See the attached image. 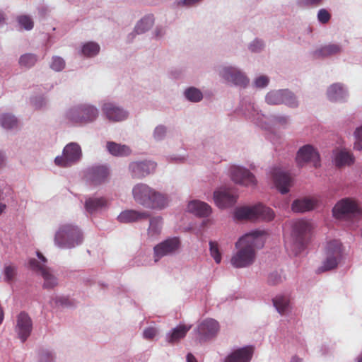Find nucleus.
I'll return each instance as SVG.
<instances>
[{
	"mask_svg": "<svg viewBox=\"0 0 362 362\" xmlns=\"http://www.w3.org/2000/svg\"><path fill=\"white\" fill-rule=\"evenodd\" d=\"M30 267L35 272H39L44 279L43 287L47 289L53 288L57 285L56 277L51 273L49 268L40 263L35 259L29 261Z\"/></svg>",
	"mask_w": 362,
	"mask_h": 362,
	"instance_id": "nucleus-12",
	"label": "nucleus"
},
{
	"mask_svg": "<svg viewBox=\"0 0 362 362\" xmlns=\"http://www.w3.org/2000/svg\"><path fill=\"white\" fill-rule=\"evenodd\" d=\"M65 66V62L64 59L59 57H54L52 58L50 67L57 71H62Z\"/></svg>",
	"mask_w": 362,
	"mask_h": 362,
	"instance_id": "nucleus-41",
	"label": "nucleus"
},
{
	"mask_svg": "<svg viewBox=\"0 0 362 362\" xmlns=\"http://www.w3.org/2000/svg\"><path fill=\"white\" fill-rule=\"evenodd\" d=\"M103 111L107 118L113 122H119L127 117V113L122 109L115 106L112 103H105L103 107Z\"/></svg>",
	"mask_w": 362,
	"mask_h": 362,
	"instance_id": "nucleus-24",
	"label": "nucleus"
},
{
	"mask_svg": "<svg viewBox=\"0 0 362 362\" xmlns=\"http://www.w3.org/2000/svg\"><path fill=\"white\" fill-rule=\"evenodd\" d=\"M209 245L211 255L213 257L216 263H220L221 261V255L218 251L217 243L214 242H210Z\"/></svg>",
	"mask_w": 362,
	"mask_h": 362,
	"instance_id": "nucleus-43",
	"label": "nucleus"
},
{
	"mask_svg": "<svg viewBox=\"0 0 362 362\" xmlns=\"http://www.w3.org/2000/svg\"><path fill=\"white\" fill-rule=\"evenodd\" d=\"M81 156V149L76 143L67 144L64 150L62 156L56 157L54 163L59 167H69L79 160Z\"/></svg>",
	"mask_w": 362,
	"mask_h": 362,
	"instance_id": "nucleus-9",
	"label": "nucleus"
},
{
	"mask_svg": "<svg viewBox=\"0 0 362 362\" xmlns=\"http://www.w3.org/2000/svg\"><path fill=\"white\" fill-rule=\"evenodd\" d=\"M327 94L330 100L336 101L343 98L344 90L342 85L339 83H334L329 87Z\"/></svg>",
	"mask_w": 362,
	"mask_h": 362,
	"instance_id": "nucleus-32",
	"label": "nucleus"
},
{
	"mask_svg": "<svg viewBox=\"0 0 362 362\" xmlns=\"http://www.w3.org/2000/svg\"><path fill=\"white\" fill-rule=\"evenodd\" d=\"M4 163V156L0 153V167L3 165Z\"/></svg>",
	"mask_w": 362,
	"mask_h": 362,
	"instance_id": "nucleus-59",
	"label": "nucleus"
},
{
	"mask_svg": "<svg viewBox=\"0 0 362 362\" xmlns=\"http://www.w3.org/2000/svg\"><path fill=\"white\" fill-rule=\"evenodd\" d=\"M254 353L252 346H247L235 350L228 355L224 362H250Z\"/></svg>",
	"mask_w": 362,
	"mask_h": 362,
	"instance_id": "nucleus-21",
	"label": "nucleus"
},
{
	"mask_svg": "<svg viewBox=\"0 0 362 362\" xmlns=\"http://www.w3.org/2000/svg\"><path fill=\"white\" fill-rule=\"evenodd\" d=\"M263 47V44L259 40L254 41L250 46V49L252 52H259Z\"/></svg>",
	"mask_w": 362,
	"mask_h": 362,
	"instance_id": "nucleus-52",
	"label": "nucleus"
},
{
	"mask_svg": "<svg viewBox=\"0 0 362 362\" xmlns=\"http://www.w3.org/2000/svg\"><path fill=\"white\" fill-rule=\"evenodd\" d=\"M354 158L353 155L345 150L337 152L335 155V163L338 167L345 165H351L354 163Z\"/></svg>",
	"mask_w": 362,
	"mask_h": 362,
	"instance_id": "nucleus-31",
	"label": "nucleus"
},
{
	"mask_svg": "<svg viewBox=\"0 0 362 362\" xmlns=\"http://www.w3.org/2000/svg\"><path fill=\"white\" fill-rule=\"evenodd\" d=\"M108 175L109 170L105 165H95L88 171V177L94 185L104 182Z\"/></svg>",
	"mask_w": 362,
	"mask_h": 362,
	"instance_id": "nucleus-22",
	"label": "nucleus"
},
{
	"mask_svg": "<svg viewBox=\"0 0 362 362\" xmlns=\"http://www.w3.org/2000/svg\"><path fill=\"white\" fill-rule=\"evenodd\" d=\"M310 230L311 226L308 221L305 220L293 221L290 238L285 242L286 249L291 250L295 255L300 253L308 243Z\"/></svg>",
	"mask_w": 362,
	"mask_h": 362,
	"instance_id": "nucleus-2",
	"label": "nucleus"
},
{
	"mask_svg": "<svg viewBox=\"0 0 362 362\" xmlns=\"http://www.w3.org/2000/svg\"><path fill=\"white\" fill-rule=\"evenodd\" d=\"M266 101L270 105L285 103L290 107L297 106V102L293 94L286 90L268 93L266 96Z\"/></svg>",
	"mask_w": 362,
	"mask_h": 362,
	"instance_id": "nucleus-10",
	"label": "nucleus"
},
{
	"mask_svg": "<svg viewBox=\"0 0 362 362\" xmlns=\"http://www.w3.org/2000/svg\"><path fill=\"white\" fill-rule=\"evenodd\" d=\"M291 362H303V359L297 356H294L292 357Z\"/></svg>",
	"mask_w": 362,
	"mask_h": 362,
	"instance_id": "nucleus-55",
	"label": "nucleus"
},
{
	"mask_svg": "<svg viewBox=\"0 0 362 362\" xmlns=\"http://www.w3.org/2000/svg\"><path fill=\"white\" fill-rule=\"evenodd\" d=\"M37 255L38 258L40 260H42L44 263H45L47 262V259L40 252H37Z\"/></svg>",
	"mask_w": 362,
	"mask_h": 362,
	"instance_id": "nucleus-56",
	"label": "nucleus"
},
{
	"mask_svg": "<svg viewBox=\"0 0 362 362\" xmlns=\"http://www.w3.org/2000/svg\"><path fill=\"white\" fill-rule=\"evenodd\" d=\"M32 327V320L28 315L24 312L21 313L17 317L16 331L23 342L30 336Z\"/></svg>",
	"mask_w": 362,
	"mask_h": 362,
	"instance_id": "nucleus-18",
	"label": "nucleus"
},
{
	"mask_svg": "<svg viewBox=\"0 0 362 362\" xmlns=\"http://www.w3.org/2000/svg\"><path fill=\"white\" fill-rule=\"evenodd\" d=\"M153 25V19L151 16L142 18L136 25L134 31L136 34H141L149 30Z\"/></svg>",
	"mask_w": 362,
	"mask_h": 362,
	"instance_id": "nucleus-34",
	"label": "nucleus"
},
{
	"mask_svg": "<svg viewBox=\"0 0 362 362\" xmlns=\"http://www.w3.org/2000/svg\"><path fill=\"white\" fill-rule=\"evenodd\" d=\"M219 329L218 323L213 319H206L201 322L197 332L200 341H204L214 337Z\"/></svg>",
	"mask_w": 362,
	"mask_h": 362,
	"instance_id": "nucleus-16",
	"label": "nucleus"
},
{
	"mask_svg": "<svg viewBox=\"0 0 362 362\" xmlns=\"http://www.w3.org/2000/svg\"><path fill=\"white\" fill-rule=\"evenodd\" d=\"M54 358L49 351H43L40 354V362H53Z\"/></svg>",
	"mask_w": 362,
	"mask_h": 362,
	"instance_id": "nucleus-47",
	"label": "nucleus"
},
{
	"mask_svg": "<svg viewBox=\"0 0 362 362\" xmlns=\"http://www.w3.org/2000/svg\"><path fill=\"white\" fill-rule=\"evenodd\" d=\"M180 246V240L175 237L167 239L158 244L153 248L155 261L157 262L162 257L175 252Z\"/></svg>",
	"mask_w": 362,
	"mask_h": 362,
	"instance_id": "nucleus-13",
	"label": "nucleus"
},
{
	"mask_svg": "<svg viewBox=\"0 0 362 362\" xmlns=\"http://www.w3.org/2000/svg\"><path fill=\"white\" fill-rule=\"evenodd\" d=\"M4 310H3V308H1V306L0 305V325L2 323V322L4 320Z\"/></svg>",
	"mask_w": 362,
	"mask_h": 362,
	"instance_id": "nucleus-57",
	"label": "nucleus"
},
{
	"mask_svg": "<svg viewBox=\"0 0 362 362\" xmlns=\"http://www.w3.org/2000/svg\"><path fill=\"white\" fill-rule=\"evenodd\" d=\"M236 193L230 189H223L216 191L214 199L216 206L221 209L230 207L237 201Z\"/></svg>",
	"mask_w": 362,
	"mask_h": 362,
	"instance_id": "nucleus-15",
	"label": "nucleus"
},
{
	"mask_svg": "<svg viewBox=\"0 0 362 362\" xmlns=\"http://www.w3.org/2000/svg\"><path fill=\"white\" fill-rule=\"evenodd\" d=\"M202 0H181L177 1L178 6H193Z\"/></svg>",
	"mask_w": 362,
	"mask_h": 362,
	"instance_id": "nucleus-53",
	"label": "nucleus"
},
{
	"mask_svg": "<svg viewBox=\"0 0 362 362\" xmlns=\"http://www.w3.org/2000/svg\"><path fill=\"white\" fill-rule=\"evenodd\" d=\"M37 62V57L33 54H25L22 55L19 59V64L21 66L30 68Z\"/></svg>",
	"mask_w": 362,
	"mask_h": 362,
	"instance_id": "nucleus-39",
	"label": "nucleus"
},
{
	"mask_svg": "<svg viewBox=\"0 0 362 362\" xmlns=\"http://www.w3.org/2000/svg\"><path fill=\"white\" fill-rule=\"evenodd\" d=\"M331 18L330 13L325 8L320 9L317 13V20L322 24L327 23Z\"/></svg>",
	"mask_w": 362,
	"mask_h": 362,
	"instance_id": "nucleus-45",
	"label": "nucleus"
},
{
	"mask_svg": "<svg viewBox=\"0 0 362 362\" xmlns=\"http://www.w3.org/2000/svg\"><path fill=\"white\" fill-rule=\"evenodd\" d=\"M323 0H300V4L306 6H317L322 4Z\"/></svg>",
	"mask_w": 362,
	"mask_h": 362,
	"instance_id": "nucleus-50",
	"label": "nucleus"
},
{
	"mask_svg": "<svg viewBox=\"0 0 362 362\" xmlns=\"http://www.w3.org/2000/svg\"><path fill=\"white\" fill-rule=\"evenodd\" d=\"M157 334L154 327H148L144 331V337L146 339H152Z\"/></svg>",
	"mask_w": 362,
	"mask_h": 362,
	"instance_id": "nucleus-48",
	"label": "nucleus"
},
{
	"mask_svg": "<svg viewBox=\"0 0 362 362\" xmlns=\"http://www.w3.org/2000/svg\"><path fill=\"white\" fill-rule=\"evenodd\" d=\"M100 50L99 45L93 42L85 44L82 48V53L87 57H93L96 55Z\"/></svg>",
	"mask_w": 362,
	"mask_h": 362,
	"instance_id": "nucleus-37",
	"label": "nucleus"
},
{
	"mask_svg": "<svg viewBox=\"0 0 362 362\" xmlns=\"http://www.w3.org/2000/svg\"><path fill=\"white\" fill-rule=\"evenodd\" d=\"M191 326L187 325H179L173 329L171 334L168 336V341L170 343H175L178 341L180 339L184 338L190 329Z\"/></svg>",
	"mask_w": 362,
	"mask_h": 362,
	"instance_id": "nucleus-30",
	"label": "nucleus"
},
{
	"mask_svg": "<svg viewBox=\"0 0 362 362\" xmlns=\"http://www.w3.org/2000/svg\"><path fill=\"white\" fill-rule=\"evenodd\" d=\"M156 35H157V36H160V35H161V30H157V32H156Z\"/></svg>",
	"mask_w": 362,
	"mask_h": 362,
	"instance_id": "nucleus-60",
	"label": "nucleus"
},
{
	"mask_svg": "<svg viewBox=\"0 0 362 362\" xmlns=\"http://www.w3.org/2000/svg\"><path fill=\"white\" fill-rule=\"evenodd\" d=\"M3 20H4L3 15H2L1 13H0V23H1V21H3Z\"/></svg>",
	"mask_w": 362,
	"mask_h": 362,
	"instance_id": "nucleus-62",
	"label": "nucleus"
},
{
	"mask_svg": "<svg viewBox=\"0 0 362 362\" xmlns=\"http://www.w3.org/2000/svg\"><path fill=\"white\" fill-rule=\"evenodd\" d=\"M162 218L155 217L150 219V226L148 229V234L151 237L158 235L160 233Z\"/></svg>",
	"mask_w": 362,
	"mask_h": 362,
	"instance_id": "nucleus-35",
	"label": "nucleus"
},
{
	"mask_svg": "<svg viewBox=\"0 0 362 362\" xmlns=\"http://www.w3.org/2000/svg\"><path fill=\"white\" fill-rule=\"evenodd\" d=\"M316 203L315 199L305 197L295 200L291 208L294 212H305L313 209Z\"/></svg>",
	"mask_w": 362,
	"mask_h": 362,
	"instance_id": "nucleus-26",
	"label": "nucleus"
},
{
	"mask_svg": "<svg viewBox=\"0 0 362 362\" xmlns=\"http://www.w3.org/2000/svg\"><path fill=\"white\" fill-rule=\"evenodd\" d=\"M106 148L108 152L114 156H126L131 153V149L128 146L113 141H107Z\"/></svg>",
	"mask_w": 362,
	"mask_h": 362,
	"instance_id": "nucleus-27",
	"label": "nucleus"
},
{
	"mask_svg": "<svg viewBox=\"0 0 362 362\" xmlns=\"http://www.w3.org/2000/svg\"><path fill=\"white\" fill-rule=\"evenodd\" d=\"M268 83L269 78L265 76H261L255 81V84L257 88H264L267 86Z\"/></svg>",
	"mask_w": 362,
	"mask_h": 362,
	"instance_id": "nucleus-46",
	"label": "nucleus"
},
{
	"mask_svg": "<svg viewBox=\"0 0 362 362\" xmlns=\"http://www.w3.org/2000/svg\"><path fill=\"white\" fill-rule=\"evenodd\" d=\"M6 208V205L0 202V214L4 211Z\"/></svg>",
	"mask_w": 362,
	"mask_h": 362,
	"instance_id": "nucleus-58",
	"label": "nucleus"
},
{
	"mask_svg": "<svg viewBox=\"0 0 362 362\" xmlns=\"http://www.w3.org/2000/svg\"><path fill=\"white\" fill-rule=\"evenodd\" d=\"M358 362H362V355L359 356L358 358Z\"/></svg>",
	"mask_w": 362,
	"mask_h": 362,
	"instance_id": "nucleus-61",
	"label": "nucleus"
},
{
	"mask_svg": "<svg viewBox=\"0 0 362 362\" xmlns=\"http://www.w3.org/2000/svg\"><path fill=\"white\" fill-rule=\"evenodd\" d=\"M326 259L322 265L317 269L319 273L337 267L341 256V243L337 240L329 242L326 247Z\"/></svg>",
	"mask_w": 362,
	"mask_h": 362,
	"instance_id": "nucleus-8",
	"label": "nucleus"
},
{
	"mask_svg": "<svg viewBox=\"0 0 362 362\" xmlns=\"http://www.w3.org/2000/svg\"><path fill=\"white\" fill-rule=\"evenodd\" d=\"M185 97L192 102H199L202 99V92L194 87L189 88L185 92Z\"/></svg>",
	"mask_w": 362,
	"mask_h": 362,
	"instance_id": "nucleus-38",
	"label": "nucleus"
},
{
	"mask_svg": "<svg viewBox=\"0 0 362 362\" xmlns=\"http://www.w3.org/2000/svg\"><path fill=\"white\" fill-rule=\"evenodd\" d=\"M156 168V163L153 161L133 162L129 165L132 177L138 179L153 173Z\"/></svg>",
	"mask_w": 362,
	"mask_h": 362,
	"instance_id": "nucleus-17",
	"label": "nucleus"
},
{
	"mask_svg": "<svg viewBox=\"0 0 362 362\" xmlns=\"http://www.w3.org/2000/svg\"><path fill=\"white\" fill-rule=\"evenodd\" d=\"M262 246L261 232L255 231L243 235L235 244L238 251L231 258L232 265L236 268L250 266L255 260L256 249Z\"/></svg>",
	"mask_w": 362,
	"mask_h": 362,
	"instance_id": "nucleus-1",
	"label": "nucleus"
},
{
	"mask_svg": "<svg viewBox=\"0 0 362 362\" xmlns=\"http://www.w3.org/2000/svg\"><path fill=\"white\" fill-rule=\"evenodd\" d=\"M231 179L245 186L254 185L256 183L255 176L247 169L239 166H232L230 169Z\"/></svg>",
	"mask_w": 362,
	"mask_h": 362,
	"instance_id": "nucleus-14",
	"label": "nucleus"
},
{
	"mask_svg": "<svg viewBox=\"0 0 362 362\" xmlns=\"http://www.w3.org/2000/svg\"><path fill=\"white\" fill-rule=\"evenodd\" d=\"M83 236L78 227L70 224L62 226L56 233L55 244L64 248H71L81 243Z\"/></svg>",
	"mask_w": 362,
	"mask_h": 362,
	"instance_id": "nucleus-5",
	"label": "nucleus"
},
{
	"mask_svg": "<svg viewBox=\"0 0 362 362\" xmlns=\"http://www.w3.org/2000/svg\"><path fill=\"white\" fill-rule=\"evenodd\" d=\"M187 362H197V361L195 357L189 353L187 355Z\"/></svg>",
	"mask_w": 362,
	"mask_h": 362,
	"instance_id": "nucleus-54",
	"label": "nucleus"
},
{
	"mask_svg": "<svg viewBox=\"0 0 362 362\" xmlns=\"http://www.w3.org/2000/svg\"><path fill=\"white\" fill-rule=\"evenodd\" d=\"M0 124L1 127H4V129H13L17 127L18 120L12 115L3 114L0 117Z\"/></svg>",
	"mask_w": 362,
	"mask_h": 362,
	"instance_id": "nucleus-36",
	"label": "nucleus"
},
{
	"mask_svg": "<svg viewBox=\"0 0 362 362\" xmlns=\"http://www.w3.org/2000/svg\"><path fill=\"white\" fill-rule=\"evenodd\" d=\"M273 304L277 311L283 315L287 311L289 307V298L284 295L276 296L273 298Z\"/></svg>",
	"mask_w": 362,
	"mask_h": 362,
	"instance_id": "nucleus-33",
	"label": "nucleus"
},
{
	"mask_svg": "<svg viewBox=\"0 0 362 362\" xmlns=\"http://www.w3.org/2000/svg\"><path fill=\"white\" fill-rule=\"evenodd\" d=\"M268 281L272 285L277 284L281 281V276L277 273H272L269 275Z\"/></svg>",
	"mask_w": 362,
	"mask_h": 362,
	"instance_id": "nucleus-51",
	"label": "nucleus"
},
{
	"mask_svg": "<svg viewBox=\"0 0 362 362\" xmlns=\"http://www.w3.org/2000/svg\"><path fill=\"white\" fill-rule=\"evenodd\" d=\"M166 129L163 126H158L156 128L154 132V137L156 139H161L165 134Z\"/></svg>",
	"mask_w": 362,
	"mask_h": 362,
	"instance_id": "nucleus-49",
	"label": "nucleus"
},
{
	"mask_svg": "<svg viewBox=\"0 0 362 362\" xmlns=\"http://www.w3.org/2000/svg\"><path fill=\"white\" fill-rule=\"evenodd\" d=\"M134 200L139 204L153 209H162L167 204L166 197L145 184H138L132 189Z\"/></svg>",
	"mask_w": 362,
	"mask_h": 362,
	"instance_id": "nucleus-3",
	"label": "nucleus"
},
{
	"mask_svg": "<svg viewBox=\"0 0 362 362\" xmlns=\"http://www.w3.org/2000/svg\"><path fill=\"white\" fill-rule=\"evenodd\" d=\"M19 24L25 30H31L33 28V22L28 16H21L18 18Z\"/></svg>",
	"mask_w": 362,
	"mask_h": 362,
	"instance_id": "nucleus-42",
	"label": "nucleus"
},
{
	"mask_svg": "<svg viewBox=\"0 0 362 362\" xmlns=\"http://www.w3.org/2000/svg\"><path fill=\"white\" fill-rule=\"evenodd\" d=\"M150 217L146 211H138L136 210H126L120 213L117 220L121 223H128L147 219Z\"/></svg>",
	"mask_w": 362,
	"mask_h": 362,
	"instance_id": "nucleus-23",
	"label": "nucleus"
},
{
	"mask_svg": "<svg viewBox=\"0 0 362 362\" xmlns=\"http://www.w3.org/2000/svg\"><path fill=\"white\" fill-rule=\"evenodd\" d=\"M221 75L226 80L237 86L245 87L249 83V79L247 76L234 67L223 68Z\"/></svg>",
	"mask_w": 362,
	"mask_h": 362,
	"instance_id": "nucleus-20",
	"label": "nucleus"
},
{
	"mask_svg": "<svg viewBox=\"0 0 362 362\" xmlns=\"http://www.w3.org/2000/svg\"><path fill=\"white\" fill-rule=\"evenodd\" d=\"M98 116V110L90 105L74 107L71 108L66 114L67 120L72 124H83L92 122Z\"/></svg>",
	"mask_w": 362,
	"mask_h": 362,
	"instance_id": "nucleus-6",
	"label": "nucleus"
},
{
	"mask_svg": "<svg viewBox=\"0 0 362 362\" xmlns=\"http://www.w3.org/2000/svg\"><path fill=\"white\" fill-rule=\"evenodd\" d=\"M341 47L337 44H329L325 45L314 52L315 57H329L339 53Z\"/></svg>",
	"mask_w": 362,
	"mask_h": 362,
	"instance_id": "nucleus-29",
	"label": "nucleus"
},
{
	"mask_svg": "<svg viewBox=\"0 0 362 362\" xmlns=\"http://www.w3.org/2000/svg\"><path fill=\"white\" fill-rule=\"evenodd\" d=\"M296 161L300 166L306 163H312L314 167L317 168L320 164V155L311 145H305L299 149Z\"/></svg>",
	"mask_w": 362,
	"mask_h": 362,
	"instance_id": "nucleus-11",
	"label": "nucleus"
},
{
	"mask_svg": "<svg viewBox=\"0 0 362 362\" xmlns=\"http://www.w3.org/2000/svg\"><path fill=\"white\" fill-rule=\"evenodd\" d=\"M107 206V201L103 197H92L86 201L85 207L87 211L92 214Z\"/></svg>",
	"mask_w": 362,
	"mask_h": 362,
	"instance_id": "nucleus-28",
	"label": "nucleus"
},
{
	"mask_svg": "<svg viewBox=\"0 0 362 362\" xmlns=\"http://www.w3.org/2000/svg\"><path fill=\"white\" fill-rule=\"evenodd\" d=\"M272 176L276 187L281 194H286L289 191L292 180L288 173L282 171L280 168H274L272 171Z\"/></svg>",
	"mask_w": 362,
	"mask_h": 362,
	"instance_id": "nucleus-19",
	"label": "nucleus"
},
{
	"mask_svg": "<svg viewBox=\"0 0 362 362\" xmlns=\"http://www.w3.org/2000/svg\"><path fill=\"white\" fill-rule=\"evenodd\" d=\"M17 274L16 267L13 264H8L4 267L5 280L10 283L12 282Z\"/></svg>",
	"mask_w": 362,
	"mask_h": 362,
	"instance_id": "nucleus-40",
	"label": "nucleus"
},
{
	"mask_svg": "<svg viewBox=\"0 0 362 362\" xmlns=\"http://www.w3.org/2000/svg\"><path fill=\"white\" fill-rule=\"evenodd\" d=\"M187 209L189 212L200 217H206L211 213V206L208 204L199 200H193L189 202Z\"/></svg>",
	"mask_w": 362,
	"mask_h": 362,
	"instance_id": "nucleus-25",
	"label": "nucleus"
},
{
	"mask_svg": "<svg viewBox=\"0 0 362 362\" xmlns=\"http://www.w3.org/2000/svg\"><path fill=\"white\" fill-rule=\"evenodd\" d=\"M333 214L337 218L348 217L359 219L362 218V208L356 200L345 198L336 204Z\"/></svg>",
	"mask_w": 362,
	"mask_h": 362,
	"instance_id": "nucleus-7",
	"label": "nucleus"
},
{
	"mask_svg": "<svg viewBox=\"0 0 362 362\" xmlns=\"http://www.w3.org/2000/svg\"><path fill=\"white\" fill-rule=\"evenodd\" d=\"M354 136L355 142L354 148L356 150L361 151L362 149V126L356 129Z\"/></svg>",
	"mask_w": 362,
	"mask_h": 362,
	"instance_id": "nucleus-44",
	"label": "nucleus"
},
{
	"mask_svg": "<svg viewBox=\"0 0 362 362\" xmlns=\"http://www.w3.org/2000/svg\"><path fill=\"white\" fill-rule=\"evenodd\" d=\"M234 217L238 221H270L274 218V213L272 209L258 204L252 206H243L237 208L234 211Z\"/></svg>",
	"mask_w": 362,
	"mask_h": 362,
	"instance_id": "nucleus-4",
	"label": "nucleus"
}]
</instances>
